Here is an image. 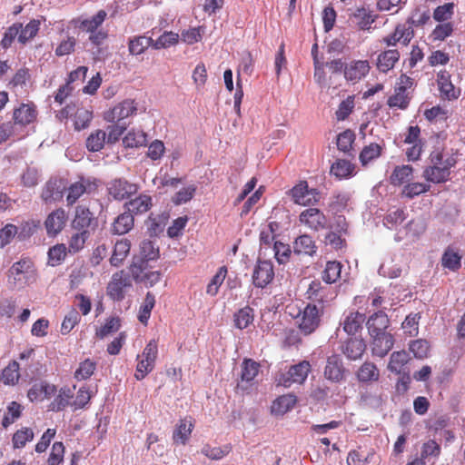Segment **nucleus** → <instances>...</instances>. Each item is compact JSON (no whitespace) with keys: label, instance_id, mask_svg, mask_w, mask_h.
<instances>
[{"label":"nucleus","instance_id":"nucleus-6","mask_svg":"<svg viewBox=\"0 0 465 465\" xmlns=\"http://www.w3.org/2000/svg\"><path fill=\"white\" fill-rule=\"evenodd\" d=\"M274 277L272 262L259 260L253 269L252 283L257 288L266 287Z\"/></svg>","mask_w":465,"mask_h":465},{"label":"nucleus","instance_id":"nucleus-17","mask_svg":"<svg viewBox=\"0 0 465 465\" xmlns=\"http://www.w3.org/2000/svg\"><path fill=\"white\" fill-rule=\"evenodd\" d=\"M301 223L306 224L312 230H319L325 227L326 217L316 208H309L300 214Z\"/></svg>","mask_w":465,"mask_h":465},{"label":"nucleus","instance_id":"nucleus-2","mask_svg":"<svg viewBox=\"0 0 465 465\" xmlns=\"http://www.w3.org/2000/svg\"><path fill=\"white\" fill-rule=\"evenodd\" d=\"M310 371L309 361L299 362L290 367L288 371L280 373L276 378L277 384L286 388L291 387L293 383L302 384L306 380Z\"/></svg>","mask_w":465,"mask_h":465},{"label":"nucleus","instance_id":"nucleus-29","mask_svg":"<svg viewBox=\"0 0 465 465\" xmlns=\"http://www.w3.org/2000/svg\"><path fill=\"white\" fill-rule=\"evenodd\" d=\"M36 118V111L34 105L23 104L19 108L14 112L15 123L26 125L34 122Z\"/></svg>","mask_w":465,"mask_h":465},{"label":"nucleus","instance_id":"nucleus-58","mask_svg":"<svg viewBox=\"0 0 465 465\" xmlns=\"http://www.w3.org/2000/svg\"><path fill=\"white\" fill-rule=\"evenodd\" d=\"M22 409V406L16 401L10 402L7 406V412L2 420L3 427L7 428L14 423L21 416Z\"/></svg>","mask_w":465,"mask_h":465},{"label":"nucleus","instance_id":"nucleus-49","mask_svg":"<svg viewBox=\"0 0 465 465\" xmlns=\"http://www.w3.org/2000/svg\"><path fill=\"white\" fill-rule=\"evenodd\" d=\"M62 197L60 183L56 180L46 183L42 192V199L45 202L55 201Z\"/></svg>","mask_w":465,"mask_h":465},{"label":"nucleus","instance_id":"nucleus-21","mask_svg":"<svg viewBox=\"0 0 465 465\" xmlns=\"http://www.w3.org/2000/svg\"><path fill=\"white\" fill-rule=\"evenodd\" d=\"M389 318L382 312H378L371 315L367 322V328L371 337L380 334V332H387L389 327Z\"/></svg>","mask_w":465,"mask_h":465},{"label":"nucleus","instance_id":"nucleus-13","mask_svg":"<svg viewBox=\"0 0 465 465\" xmlns=\"http://www.w3.org/2000/svg\"><path fill=\"white\" fill-rule=\"evenodd\" d=\"M370 68L367 60L351 61L344 67V77L347 81L359 82L368 74Z\"/></svg>","mask_w":465,"mask_h":465},{"label":"nucleus","instance_id":"nucleus-14","mask_svg":"<svg viewBox=\"0 0 465 465\" xmlns=\"http://www.w3.org/2000/svg\"><path fill=\"white\" fill-rule=\"evenodd\" d=\"M437 84L440 96L447 100L459 98L460 90L456 89L450 81V74L446 70H441L437 74Z\"/></svg>","mask_w":465,"mask_h":465},{"label":"nucleus","instance_id":"nucleus-56","mask_svg":"<svg viewBox=\"0 0 465 465\" xmlns=\"http://www.w3.org/2000/svg\"><path fill=\"white\" fill-rule=\"evenodd\" d=\"M450 111L445 106L436 105L424 112L425 118L430 122L446 121L449 117Z\"/></svg>","mask_w":465,"mask_h":465},{"label":"nucleus","instance_id":"nucleus-48","mask_svg":"<svg viewBox=\"0 0 465 465\" xmlns=\"http://www.w3.org/2000/svg\"><path fill=\"white\" fill-rule=\"evenodd\" d=\"M90 231H78L74 233L68 243V250L70 252L75 253L81 251L85 244V242L90 237Z\"/></svg>","mask_w":465,"mask_h":465},{"label":"nucleus","instance_id":"nucleus-34","mask_svg":"<svg viewBox=\"0 0 465 465\" xmlns=\"http://www.w3.org/2000/svg\"><path fill=\"white\" fill-rule=\"evenodd\" d=\"M193 429V424L190 420H181L173 431V441L175 443L185 444L190 438Z\"/></svg>","mask_w":465,"mask_h":465},{"label":"nucleus","instance_id":"nucleus-43","mask_svg":"<svg viewBox=\"0 0 465 465\" xmlns=\"http://www.w3.org/2000/svg\"><path fill=\"white\" fill-rule=\"evenodd\" d=\"M381 146L375 143H371L369 145L364 146L359 156L361 163L365 166L377 159L381 154Z\"/></svg>","mask_w":465,"mask_h":465},{"label":"nucleus","instance_id":"nucleus-46","mask_svg":"<svg viewBox=\"0 0 465 465\" xmlns=\"http://www.w3.org/2000/svg\"><path fill=\"white\" fill-rule=\"evenodd\" d=\"M147 135L143 131H130L123 139L125 147L134 148L143 146L147 141Z\"/></svg>","mask_w":465,"mask_h":465},{"label":"nucleus","instance_id":"nucleus-64","mask_svg":"<svg viewBox=\"0 0 465 465\" xmlns=\"http://www.w3.org/2000/svg\"><path fill=\"white\" fill-rule=\"evenodd\" d=\"M405 213L402 209H395L389 212L384 217L383 223L389 229H392L394 226L401 224L405 220Z\"/></svg>","mask_w":465,"mask_h":465},{"label":"nucleus","instance_id":"nucleus-11","mask_svg":"<svg viewBox=\"0 0 465 465\" xmlns=\"http://www.w3.org/2000/svg\"><path fill=\"white\" fill-rule=\"evenodd\" d=\"M371 352L373 356L383 358L391 350L394 344L393 337L391 333L380 332L371 337Z\"/></svg>","mask_w":465,"mask_h":465},{"label":"nucleus","instance_id":"nucleus-51","mask_svg":"<svg viewBox=\"0 0 465 465\" xmlns=\"http://www.w3.org/2000/svg\"><path fill=\"white\" fill-rule=\"evenodd\" d=\"M41 22L36 19L31 20L24 28L22 27L19 32L18 41L25 44L34 38L39 31Z\"/></svg>","mask_w":465,"mask_h":465},{"label":"nucleus","instance_id":"nucleus-22","mask_svg":"<svg viewBox=\"0 0 465 465\" xmlns=\"http://www.w3.org/2000/svg\"><path fill=\"white\" fill-rule=\"evenodd\" d=\"M430 163L444 168L446 172H450V169L456 165L457 159L452 153L435 150L430 155Z\"/></svg>","mask_w":465,"mask_h":465},{"label":"nucleus","instance_id":"nucleus-59","mask_svg":"<svg viewBox=\"0 0 465 465\" xmlns=\"http://www.w3.org/2000/svg\"><path fill=\"white\" fill-rule=\"evenodd\" d=\"M121 327L120 319L117 317H111L106 320L105 323L96 331V336L104 339L111 333L116 332Z\"/></svg>","mask_w":465,"mask_h":465},{"label":"nucleus","instance_id":"nucleus-4","mask_svg":"<svg viewBox=\"0 0 465 465\" xmlns=\"http://www.w3.org/2000/svg\"><path fill=\"white\" fill-rule=\"evenodd\" d=\"M376 19L377 15L364 6L355 8L349 15V23L353 27L362 31L371 30L373 28L372 25Z\"/></svg>","mask_w":465,"mask_h":465},{"label":"nucleus","instance_id":"nucleus-41","mask_svg":"<svg viewBox=\"0 0 465 465\" xmlns=\"http://www.w3.org/2000/svg\"><path fill=\"white\" fill-rule=\"evenodd\" d=\"M365 316L360 312H351L343 322V330L348 334H354L361 327Z\"/></svg>","mask_w":465,"mask_h":465},{"label":"nucleus","instance_id":"nucleus-42","mask_svg":"<svg viewBox=\"0 0 465 465\" xmlns=\"http://www.w3.org/2000/svg\"><path fill=\"white\" fill-rule=\"evenodd\" d=\"M19 377V364L13 361L3 370L0 380L5 385H15Z\"/></svg>","mask_w":465,"mask_h":465},{"label":"nucleus","instance_id":"nucleus-40","mask_svg":"<svg viewBox=\"0 0 465 465\" xmlns=\"http://www.w3.org/2000/svg\"><path fill=\"white\" fill-rule=\"evenodd\" d=\"M106 141V132L96 130L90 134L86 139V147L90 152H99L104 146Z\"/></svg>","mask_w":465,"mask_h":465},{"label":"nucleus","instance_id":"nucleus-16","mask_svg":"<svg viewBox=\"0 0 465 465\" xmlns=\"http://www.w3.org/2000/svg\"><path fill=\"white\" fill-rule=\"evenodd\" d=\"M143 262L141 264L134 263L131 266V272L133 277L147 286H153L161 279V272L159 271H146L143 267Z\"/></svg>","mask_w":465,"mask_h":465},{"label":"nucleus","instance_id":"nucleus-45","mask_svg":"<svg viewBox=\"0 0 465 465\" xmlns=\"http://www.w3.org/2000/svg\"><path fill=\"white\" fill-rule=\"evenodd\" d=\"M90 186L91 184H86V182L84 180H81L79 182L73 183L68 188V194L66 196L67 204H74L84 193L89 192L88 187Z\"/></svg>","mask_w":465,"mask_h":465},{"label":"nucleus","instance_id":"nucleus-32","mask_svg":"<svg viewBox=\"0 0 465 465\" xmlns=\"http://www.w3.org/2000/svg\"><path fill=\"white\" fill-rule=\"evenodd\" d=\"M130 242L127 239L117 241L114 244V252L110 259L113 266H119L126 258L130 252Z\"/></svg>","mask_w":465,"mask_h":465},{"label":"nucleus","instance_id":"nucleus-20","mask_svg":"<svg viewBox=\"0 0 465 465\" xmlns=\"http://www.w3.org/2000/svg\"><path fill=\"white\" fill-rule=\"evenodd\" d=\"M152 198L147 194H140L138 197L125 203L124 207L128 213L134 214H143L152 207Z\"/></svg>","mask_w":465,"mask_h":465},{"label":"nucleus","instance_id":"nucleus-25","mask_svg":"<svg viewBox=\"0 0 465 465\" xmlns=\"http://www.w3.org/2000/svg\"><path fill=\"white\" fill-rule=\"evenodd\" d=\"M134 223V216L125 211L115 218L112 225V232L114 234H125L133 229Z\"/></svg>","mask_w":465,"mask_h":465},{"label":"nucleus","instance_id":"nucleus-27","mask_svg":"<svg viewBox=\"0 0 465 465\" xmlns=\"http://www.w3.org/2000/svg\"><path fill=\"white\" fill-rule=\"evenodd\" d=\"M400 54L396 49H390L382 52L378 56L377 67L382 73H387L392 69L395 63L399 61Z\"/></svg>","mask_w":465,"mask_h":465},{"label":"nucleus","instance_id":"nucleus-12","mask_svg":"<svg viewBox=\"0 0 465 465\" xmlns=\"http://www.w3.org/2000/svg\"><path fill=\"white\" fill-rule=\"evenodd\" d=\"M136 110L137 107L134 100H124L107 112L104 118L108 122H120L134 114Z\"/></svg>","mask_w":465,"mask_h":465},{"label":"nucleus","instance_id":"nucleus-1","mask_svg":"<svg viewBox=\"0 0 465 465\" xmlns=\"http://www.w3.org/2000/svg\"><path fill=\"white\" fill-rule=\"evenodd\" d=\"M7 277L8 287L20 290L32 284L36 279V273L33 262L23 259L11 266Z\"/></svg>","mask_w":465,"mask_h":465},{"label":"nucleus","instance_id":"nucleus-5","mask_svg":"<svg viewBox=\"0 0 465 465\" xmlns=\"http://www.w3.org/2000/svg\"><path fill=\"white\" fill-rule=\"evenodd\" d=\"M131 286V281L123 271L113 274L107 286V295L114 301H122L125 296V289Z\"/></svg>","mask_w":465,"mask_h":465},{"label":"nucleus","instance_id":"nucleus-28","mask_svg":"<svg viewBox=\"0 0 465 465\" xmlns=\"http://www.w3.org/2000/svg\"><path fill=\"white\" fill-rule=\"evenodd\" d=\"M74 396L73 391L68 387H63L59 390V393L49 405V411H61L67 406L71 405V399Z\"/></svg>","mask_w":465,"mask_h":465},{"label":"nucleus","instance_id":"nucleus-18","mask_svg":"<svg viewBox=\"0 0 465 465\" xmlns=\"http://www.w3.org/2000/svg\"><path fill=\"white\" fill-rule=\"evenodd\" d=\"M57 391L54 384L46 381H41L34 384L27 392V397L30 401H41L45 399H49Z\"/></svg>","mask_w":465,"mask_h":465},{"label":"nucleus","instance_id":"nucleus-53","mask_svg":"<svg viewBox=\"0 0 465 465\" xmlns=\"http://www.w3.org/2000/svg\"><path fill=\"white\" fill-rule=\"evenodd\" d=\"M155 304V298L154 295L152 292H147L145 299L143 302V304L140 307L139 314H138V320L143 323L146 324L150 316L151 312Z\"/></svg>","mask_w":465,"mask_h":465},{"label":"nucleus","instance_id":"nucleus-55","mask_svg":"<svg viewBox=\"0 0 465 465\" xmlns=\"http://www.w3.org/2000/svg\"><path fill=\"white\" fill-rule=\"evenodd\" d=\"M441 264L450 271H457L460 267V256L457 252L448 248L442 255Z\"/></svg>","mask_w":465,"mask_h":465},{"label":"nucleus","instance_id":"nucleus-38","mask_svg":"<svg viewBox=\"0 0 465 465\" xmlns=\"http://www.w3.org/2000/svg\"><path fill=\"white\" fill-rule=\"evenodd\" d=\"M254 319L253 309L245 306L234 313V325L240 330L247 328Z\"/></svg>","mask_w":465,"mask_h":465},{"label":"nucleus","instance_id":"nucleus-8","mask_svg":"<svg viewBox=\"0 0 465 465\" xmlns=\"http://www.w3.org/2000/svg\"><path fill=\"white\" fill-rule=\"evenodd\" d=\"M345 369L341 357L332 354L327 358L324 367V377L332 382H340L343 380Z\"/></svg>","mask_w":465,"mask_h":465},{"label":"nucleus","instance_id":"nucleus-23","mask_svg":"<svg viewBox=\"0 0 465 465\" xmlns=\"http://www.w3.org/2000/svg\"><path fill=\"white\" fill-rule=\"evenodd\" d=\"M450 172H446L444 168L430 163L422 173V177L429 183H442L449 180Z\"/></svg>","mask_w":465,"mask_h":465},{"label":"nucleus","instance_id":"nucleus-15","mask_svg":"<svg viewBox=\"0 0 465 465\" xmlns=\"http://www.w3.org/2000/svg\"><path fill=\"white\" fill-rule=\"evenodd\" d=\"M67 216L63 209L53 211L45 222V229L49 236H55L64 227Z\"/></svg>","mask_w":465,"mask_h":465},{"label":"nucleus","instance_id":"nucleus-7","mask_svg":"<svg viewBox=\"0 0 465 465\" xmlns=\"http://www.w3.org/2000/svg\"><path fill=\"white\" fill-rule=\"evenodd\" d=\"M137 191V184L130 183L124 178L114 179L108 185L109 194L117 201L129 198L131 195L136 193Z\"/></svg>","mask_w":465,"mask_h":465},{"label":"nucleus","instance_id":"nucleus-33","mask_svg":"<svg viewBox=\"0 0 465 465\" xmlns=\"http://www.w3.org/2000/svg\"><path fill=\"white\" fill-rule=\"evenodd\" d=\"M354 165L348 160L339 159L332 163L331 173L339 179H347L353 175Z\"/></svg>","mask_w":465,"mask_h":465},{"label":"nucleus","instance_id":"nucleus-39","mask_svg":"<svg viewBox=\"0 0 465 465\" xmlns=\"http://www.w3.org/2000/svg\"><path fill=\"white\" fill-rule=\"evenodd\" d=\"M153 40L146 36H135L129 40L128 49L131 54L138 55L143 54L149 46H153Z\"/></svg>","mask_w":465,"mask_h":465},{"label":"nucleus","instance_id":"nucleus-47","mask_svg":"<svg viewBox=\"0 0 465 465\" xmlns=\"http://www.w3.org/2000/svg\"><path fill=\"white\" fill-rule=\"evenodd\" d=\"M341 264L339 262H328L322 272V280L327 284L335 282L341 276Z\"/></svg>","mask_w":465,"mask_h":465},{"label":"nucleus","instance_id":"nucleus-61","mask_svg":"<svg viewBox=\"0 0 465 465\" xmlns=\"http://www.w3.org/2000/svg\"><path fill=\"white\" fill-rule=\"evenodd\" d=\"M178 39V34L172 31L164 32L153 42V47L155 49L167 48L177 44Z\"/></svg>","mask_w":465,"mask_h":465},{"label":"nucleus","instance_id":"nucleus-36","mask_svg":"<svg viewBox=\"0 0 465 465\" xmlns=\"http://www.w3.org/2000/svg\"><path fill=\"white\" fill-rule=\"evenodd\" d=\"M295 403L296 398L293 395H282L273 401L272 412L276 415H282L292 409Z\"/></svg>","mask_w":465,"mask_h":465},{"label":"nucleus","instance_id":"nucleus-3","mask_svg":"<svg viewBox=\"0 0 465 465\" xmlns=\"http://www.w3.org/2000/svg\"><path fill=\"white\" fill-rule=\"evenodd\" d=\"M322 312L315 304H307L298 315L301 331L306 335L312 333L320 325Z\"/></svg>","mask_w":465,"mask_h":465},{"label":"nucleus","instance_id":"nucleus-57","mask_svg":"<svg viewBox=\"0 0 465 465\" xmlns=\"http://www.w3.org/2000/svg\"><path fill=\"white\" fill-rule=\"evenodd\" d=\"M226 273L227 270L225 267L219 268L207 285L206 292L209 295L215 296L218 293L219 288L226 277Z\"/></svg>","mask_w":465,"mask_h":465},{"label":"nucleus","instance_id":"nucleus-19","mask_svg":"<svg viewBox=\"0 0 465 465\" xmlns=\"http://www.w3.org/2000/svg\"><path fill=\"white\" fill-rule=\"evenodd\" d=\"M94 221L93 213L88 208L77 206L75 215L72 222V228L77 231H89V227Z\"/></svg>","mask_w":465,"mask_h":465},{"label":"nucleus","instance_id":"nucleus-50","mask_svg":"<svg viewBox=\"0 0 465 465\" xmlns=\"http://www.w3.org/2000/svg\"><path fill=\"white\" fill-rule=\"evenodd\" d=\"M260 364L251 359H246L242 364V381H252L259 372Z\"/></svg>","mask_w":465,"mask_h":465},{"label":"nucleus","instance_id":"nucleus-31","mask_svg":"<svg viewBox=\"0 0 465 465\" xmlns=\"http://www.w3.org/2000/svg\"><path fill=\"white\" fill-rule=\"evenodd\" d=\"M413 168L411 165L396 166L391 175V183L393 185L407 184L412 180Z\"/></svg>","mask_w":465,"mask_h":465},{"label":"nucleus","instance_id":"nucleus-44","mask_svg":"<svg viewBox=\"0 0 465 465\" xmlns=\"http://www.w3.org/2000/svg\"><path fill=\"white\" fill-rule=\"evenodd\" d=\"M410 98L408 93L403 88H395L394 94L389 97L388 105L391 108H399L404 110L408 107Z\"/></svg>","mask_w":465,"mask_h":465},{"label":"nucleus","instance_id":"nucleus-35","mask_svg":"<svg viewBox=\"0 0 465 465\" xmlns=\"http://www.w3.org/2000/svg\"><path fill=\"white\" fill-rule=\"evenodd\" d=\"M409 360L410 356L406 351H394L391 355L388 369L391 372L401 374Z\"/></svg>","mask_w":465,"mask_h":465},{"label":"nucleus","instance_id":"nucleus-60","mask_svg":"<svg viewBox=\"0 0 465 465\" xmlns=\"http://www.w3.org/2000/svg\"><path fill=\"white\" fill-rule=\"evenodd\" d=\"M93 118V113L85 108H78L74 114V129L80 131L86 128Z\"/></svg>","mask_w":465,"mask_h":465},{"label":"nucleus","instance_id":"nucleus-26","mask_svg":"<svg viewBox=\"0 0 465 465\" xmlns=\"http://www.w3.org/2000/svg\"><path fill=\"white\" fill-rule=\"evenodd\" d=\"M106 12L104 10H100L97 12L96 15H93L92 17L84 19L79 25L80 30L83 32H85L89 35L99 31L101 28L100 26L103 25L106 18Z\"/></svg>","mask_w":465,"mask_h":465},{"label":"nucleus","instance_id":"nucleus-10","mask_svg":"<svg viewBox=\"0 0 465 465\" xmlns=\"http://www.w3.org/2000/svg\"><path fill=\"white\" fill-rule=\"evenodd\" d=\"M366 350V343L361 337H351L341 347V352L348 360L356 361L361 358Z\"/></svg>","mask_w":465,"mask_h":465},{"label":"nucleus","instance_id":"nucleus-52","mask_svg":"<svg viewBox=\"0 0 465 465\" xmlns=\"http://www.w3.org/2000/svg\"><path fill=\"white\" fill-rule=\"evenodd\" d=\"M95 369L96 363L90 359H86L79 364L74 377L77 381L87 380L94 374Z\"/></svg>","mask_w":465,"mask_h":465},{"label":"nucleus","instance_id":"nucleus-62","mask_svg":"<svg viewBox=\"0 0 465 465\" xmlns=\"http://www.w3.org/2000/svg\"><path fill=\"white\" fill-rule=\"evenodd\" d=\"M454 10L453 3H447L438 6L433 12V18L440 23H447L452 15Z\"/></svg>","mask_w":465,"mask_h":465},{"label":"nucleus","instance_id":"nucleus-37","mask_svg":"<svg viewBox=\"0 0 465 465\" xmlns=\"http://www.w3.org/2000/svg\"><path fill=\"white\" fill-rule=\"evenodd\" d=\"M430 189V185L425 183H411L409 182L405 184L401 190V196L408 199H413L416 196H419L424 193L429 192Z\"/></svg>","mask_w":465,"mask_h":465},{"label":"nucleus","instance_id":"nucleus-9","mask_svg":"<svg viewBox=\"0 0 465 465\" xmlns=\"http://www.w3.org/2000/svg\"><path fill=\"white\" fill-rule=\"evenodd\" d=\"M291 195L295 203L305 206L317 202L318 193L310 190L306 182H301L291 190Z\"/></svg>","mask_w":465,"mask_h":465},{"label":"nucleus","instance_id":"nucleus-30","mask_svg":"<svg viewBox=\"0 0 465 465\" xmlns=\"http://www.w3.org/2000/svg\"><path fill=\"white\" fill-rule=\"evenodd\" d=\"M357 378L361 382H373L380 378L377 366L371 361H365L358 370Z\"/></svg>","mask_w":465,"mask_h":465},{"label":"nucleus","instance_id":"nucleus-54","mask_svg":"<svg viewBox=\"0 0 465 465\" xmlns=\"http://www.w3.org/2000/svg\"><path fill=\"white\" fill-rule=\"evenodd\" d=\"M80 314L78 311L74 308H72L64 316L62 325H61V333L63 335L68 334L75 325L80 322Z\"/></svg>","mask_w":465,"mask_h":465},{"label":"nucleus","instance_id":"nucleus-24","mask_svg":"<svg viewBox=\"0 0 465 465\" xmlns=\"http://www.w3.org/2000/svg\"><path fill=\"white\" fill-rule=\"evenodd\" d=\"M293 252L296 254L312 256L316 252L315 242L310 235L303 234L295 239Z\"/></svg>","mask_w":465,"mask_h":465},{"label":"nucleus","instance_id":"nucleus-63","mask_svg":"<svg viewBox=\"0 0 465 465\" xmlns=\"http://www.w3.org/2000/svg\"><path fill=\"white\" fill-rule=\"evenodd\" d=\"M34 439V432L29 428H25L17 430L13 436V445L15 448H23L27 441Z\"/></svg>","mask_w":465,"mask_h":465}]
</instances>
